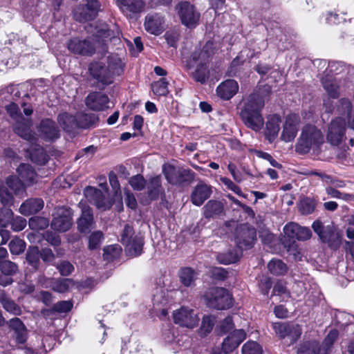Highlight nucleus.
Segmentation results:
<instances>
[{
    "label": "nucleus",
    "mask_w": 354,
    "mask_h": 354,
    "mask_svg": "<svg viewBox=\"0 0 354 354\" xmlns=\"http://www.w3.org/2000/svg\"><path fill=\"white\" fill-rule=\"evenodd\" d=\"M0 302L6 311L15 315H21L20 307L13 300L8 298L3 292H0Z\"/></svg>",
    "instance_id": "obj_38"
},
{
    "label": "nucleus",
    "mask_w": 354,
    "mask_h": 354,
    "mask_svg": "<svg viewBox=\"0 0 354 354\" xmlns=\"http://www.w3.org/2000/svg\"><path fill=\"white\" fill-rule=\"evenodd\" d=\"M339 333L337 330L333 329L331 330L327 336L325 337L323 342V346L326 347V349L329 348L335 342L338 337Z\"/></svg>",
    "instance_id": "obj_63"
},
{
    "label": "nucleus",
    "mask_w": 354,
    "mask_h": 354,
    "mask_svg": "<svg viewBox=\"0 0 354 354\" xmlns=\"http://www.w3.org/2000/svg\"><path fill=\"white\" fill-rule=\"evenodd\" d=\"M154 306H165L168 304V299L162 290H158L153 297Z\"/></svg>",
    "instance_id": "obj_56"
},
{
    "label": "nucleus",
    "mask_w": 354,
    "mask_h": 354,
    "mask_svg": "<svg viewBox=\"0 0 354 354\" xmlns=\"http://www.w3.org/2000/svg\"><path fill=\"white\" fill-rule=\"evenodd\" d=\"M299 124V118L298 115L295 114L288 115L283 126L281 140L286 142L292 141L297 136Z\"/></svg>",
    "instance_id": "obj_19"
},
{
    "label": "nucleus",
    "mask_w": 354,
    "mask_h": 354,
    "mask_svg": "<svg viewBox=\"0 0 354 354\" xmlns=\"http://www.w3.org/2000/svg\"><path fill=\"white\" fill-rule=\"evenodd\" d=\"M44 201L39 198H32L25 201L19 207L21 214L28 216L36 214L44 207Z\"/></svg>",
    "instance_id": "obj_28"
},
{
    "label": "nucleus",
    "mask_w": 354,
    "mask_h": 354,
    "mask_svg": "<svg viewBox=\"0 0 354 354\" xmlns=\"http://www.w3.org/2000/svg\"><path fill=\"white\" fill-rule=\"evenodd\" d=\"M178 275L182 284L186 287H190L195 285L198 274L192 268L185 267L180 269Z\"/></svg>",
    "instance_id": "obj_34"
},
{
    "label": "nucleus",
    "mask_w": 354,
    "mask_h": 354,
    "mask_svg": "<svg viewBox=\"0 0 354 354\" xmlns=\"http://www.w3.org/2000/svg\"><path fill=\"white\" fill-rule=\"evenodd\" d=\"M326 192L332 198H339L344 201H349L353 198L351 194L342 193L333 187H327L326 188Z\"/></svg>",
    "instance_id": "obj_55"
},
{
    "label": "nucleus",
    "mask_w": 354,
    "mask_h": 354,
    "mask_svg": "<svg viewBox=\"0 0 354 354\" xmlns=\"http://www.w3.org/2000/svg\"><path fill=\"white\" fill-rule=\"evenodd\" d=\"M85 104L91 110L101 111L109 108V99L104 93L92 92L86 97Z\"/></svg>",
    "instance_id": "obj_20"
},
{
    "label": "nucleus",
    "mask_w": 354,
    "mask_h": 354,
    "mask_svg": "<svg viewBox=\"0 0 354 354\" xmlns=\"http://www.w3.org/2000/svg\"><path fill=\"white\" fill-rule=\"evenodd\" d=\"M11 228L15 232L24 230L26 226V220L21 216L12 217L10 221Z\"/></svg>",
    "instance_id": "obj_58"
},
{
    "label": "nucleus",
    "mask_w": 354,
    "mask_h": 354,
    "mask_svg": "<svg viewBox=\"0 0 354 354\" xmlns=\"http://www.w3.org/2000/svg\"><path fill=\"white\" fill-rule=\"evenodd\" d=\"M205 218H216L225 214L224 204L219 201L210 200L203 207Z\"/></svg>",
    "instance_id": "obj_25"
},
{
    "label": "nucleus",
    "mask_w": 354,
    "mask_h": 354,
    "mask_svg": "<svg viewBox=\"0 0 354 354\" xmlns=\"http://www.w3.org/2000/svg\"><path fill=\"white\" fill-rule=\"evenodd\" d=\"M246 334L242 329L234 330L223 342L222 349L225 353L233 351L245 338Z\"/></svg>",
    "instance_id": "obj_23"
},
{
    "label": "nucleus",
    "mask_w": 354,
    "mask_h": 354,
    "mask_svg": "<svg viewBox=\"0 0 354 354\" xmlns=\"http://www.w3.org/2000/svg\"><path fill=\"white\" fill-rule=\"evenodd\" d=\"M261 346L256 342H246L242 347V354H262Z\"/></svg>",
    "instance_id": "obj_52"
},
{
    "label": "nucleus",
    "mask_w": 354,
    "mask_h": 354,
    "mask_svg": "<svg viewBox=\"0 0 354 354\" xmlns=\"http://www.w3.org/2000/svg\"><path fill=\"white\" fill-rule=\"evenodd\" d=\"M281 122L280 118L277 115H271L268 118L266 124V136L270 142H272L278 136Z\"/></svg>",
    "instance_id": "obj_30"
},
{
    "label": "nucleus",
    "mask_w": 354,
    "mask_h": 354,
    "mask_svg": "<svg viewBox=\"0 0 354 354\" xmlns=\"http://www.w3.org/2000/svg\"><path fill=\"white\" fill-rule=\"evenodd\" d=\"M39 132L42 138L46 140H54L59 136L55 122L50 119H45L41 122Z\"/></svg>",
    "instance_id": "obj_26"
},
{
    "label": "nucleus",
    "mask_w": 354,
    "mask_h": 354,
    "mask_svg": "<svg viewBox=\"0 0 354 354\" xmlns=\"http://www.w3.org/2000/svg\"><path fill=\"white\" fill-rule=\"evenodd\" d=\"M314 232L321 241L326 243L331 248H337L341 242L340 236L333 225L324 226L319 220H316L312 225Z\"/></svg>",
    "instance_id": "obj_8"
},
{
    "label": "nucleus",
    "mask_w": 354,
    "mask_h": 354,
    "mask_svg": "<svg viewBox=\"0 0 354 354\" xmlns=\"http://www.w3.org/2000/svg\"><path fill=\"white\" fill-rule=\"evenodd\" d=\"M168 82L165 78H161L160 80L152 84V90L154 94L157 95H166L168 92Z\"/></svg>",
    "instance_id": "obj_47"
},
{
    "label": "nucleus",
    "mask_w": 354,
    "mask_h": 354,
    "mask_svg": "<svg viewBox=\"0 0 354 354\" xmlns=\"http://www.w3.org/2000/svg\"><path fill=\"white\" fill-rule=\"evenodd\" d=\"M73 304L70 301H62L55 304L53 310L58 313H67L71 310Z\"/></svg>",
    "instance_id": "obj_60"
},
{
    "label": "nucleus",
    "mask_w": 354,
    "mask_h": 354,
    "mask_svg": "<svg viewBox=\"0 0 354 354\" xmlns=\"http://www.w3.org/2000/svg\"><path fill=\"white\" fill-rule=\"evenodd\" d=\"M28 263L35 270L39 268L40 264V254L38 247H29L26 253Z\"/></svg>",
    "instance_id": "obj_39"
},
{
    "label": "nucleus",
    "mask_w": 354,
    "mask_h": 354,
    "mask_svg": "<svg viewBox=\"0 0 354 354\" xmlns=\"http://www.w3.org/2000/svg\"><path fill=\"white\" fill-rule=\"evenodd\" d=\"M81 215L77 219V230L80 233L88 234L94 227L95 222L92 209L84 203H80Z\"/></svg>",
    "instance_id": "obj_18"
},
{
    "label": "nucleus",
    "mask_w": 354,
    "mask_h": 354,
    "mask_svg": "<svg viewBox=\"0 0 354 354\" xmlns=\"http://www.w3.org/2000/svg\"><path fill=\"white\" fill-rule=\"evenodd\" d=\"M119 10L127 18H134L145 12L146 3L144 0H115Z\"/></svg>",
    "instance_id": "obj_14"
},
{
    "label": "nucleus",
    "mask_w": 354,
    "mask_h": 354,
    "mask_svg": "<svg viewBox=\"0 0 354 354\" xmlns=\"http://www.w3.org/2000/svg\"><path fill=\"white\" fill-rule=\"evenodd\" d=\"M211 194V187L201 182L194 187L190 196L191 201L194 205L201 206L205 201L210 197Z\"/></svg>",
    "instance_id": "obj_24"
},
{
    "label": "nucleus",
    "mask_w": 354,
    "mask_h": 354,
    "mask_svg": "<svg viewBox=\"0 0 354 354\" xmlns=\"http://www.w3.org/2000/svg\"><path fill=\"white\" fill-rule=\"evenodd\" d=\"M21 121H17L15 127V133L22 138L32 141L35 138L33 133L30 129L31 121L28 119H21Z\"/></svg>",
    "instance_id": "obj_31"
},
{
    "label": "nucleus",
    "mask_w": 354,
    "mask_h": 354,
    "mask_svg": "<svg viewBox=\"0 0 354 354\" xmlns=\"http://www.w3.org/2000/svg\"><path fill=\"white\" fill-rule=\"evenodd\" d=\"M346 128L345 120L341 117L336 118L328 127L326 136L328 141L333 145H338L345 137Z\"/></svg>",
    "instance_id": "obj_16"
},
{
    "label": "nucleus",
    "mask_w": 354,
    "mask_h": 354,
    "mask_svg": "<svg viewBox=\"0 0 354 354\" xmlns=\"http://www.w3.org/2000/svg\"><path fill=\"white\" fill-rule=\"evenodd\" d=\"M76 118L78 128L87 129L98 122V117L94 113H78Z\"/></svg>",
    "instance_id": "obj_35"
},
{
    "label": "nucleus",
    "mask_w": 354,
    "mask_h": 354,
    "mask_svg": "<svg viewBox=\"0 0 354 354\" xmlns=\"http://www.w3.org/2000/svg\"><path fill=\"white\" fill-rule=\"evenodd\" d=\"M91 75L103 85H109L113 82L116 76L120 75L124 71V64L117 56L108 57L106 65L102 62H93L88 66Z\"/></svg>",
    "instance_id": "obj_4"
},
{
    "label": "nucleus",
    "mask_w": 354,
    "mask_h": 354,
    "mask_svg": "<svg viewBox=\"0 0 354 354\" xmlns=\"http://www.w3.org/2000/svg\"><path fill=\"white\" fill-rule=\"evenodd\" d=\"M84 194L90 203L95 205L100 209L106 210L110 209L112 206V202L100 189L89 187L85 189Z\"/></svg>",
    "instance_id": "obj_17"
},
{
    "label": "nucleus",
    "mask_w": 354,
    "mask_h": 354,
    "mask_svg": "<svg viewBox=\"0 0 354 354\" xmlns=\"http://www.w3.org/2000/svg\"><path fill=\"white\" fill-rule=\"evenodd\" d=\"M322 84L328 94L333 98L339 95V86L336 82L332 79L326 78L322 80Z\"/></svg>",
    "instance_id": "obj_44"
},
{
    "label": "nucleus",
    "mask_w": 354,
    "mask_h": 354,
    "mask_svg": "<svg viewBox=\"0 0 354 354\" xmlns=\"http://www.w3.org/2000/svg\"><path fill=\"white\" fill-rule=\"evenodd\" d=\"M9 326L16 333V341L23 344L26 341V328L24 324L19 318H13L9 321Z\"/></svg>",
    "instance_id": "obj_32"
},
{
    "label": "nucleus",
    "mask_w": 354,
    "mask_h": 354,
    "mask_svg": "<svg viewBox=\"0 0 354 354\" xmlns=\"http://www.w3.org/2000/svg\"><path fill=\"white\" fill-rule=\"evenodd\" d=\"M324 142V136L315 125H305L297 140L295 149L300 154H306L311 149L317 148Z\"/></svg>",
    "instance_id": "obj_5"
},
{
    "label": "nucleus",
    "mask_w": 354,
    "mask_h": 354,
    "mask_svg": "<svg viewBox=\"0 0 354 354\" xmlns=\"http://www.w3.org/2000/svg\"><path fill=\"white\" fill-rule=\"evenodd\" d=\"M238 83L234 80H227L222 82L216 89L217 95L223 100H230L238 91Z\"/></svg>",
    "instance_id": "obj_27"
},
{
    "label": "nucleus",
    "mask_w": 354,
    "mask_h": 354,
    "mask_svg": "<svg viewBox=\"0 0 354 354\" xmlns=\"http://www.w3.org/2000/svg\"><path fill=\"white\" fill-rule=\"evenodd\" d=\"M28 225L33 230H41L46 229L48 226L49 221L44 217L33 216L29 219Z\"/></svg>",
    "instance_id": "obj_45"
},
{
    "label": "nucleus",
    "mask_w": 354,
    "mask_h": 354,
    "mask_svg": "<svg viewBox=\"0 0 354 354\" xmlns=\"http://www.w3.org/2000/svg\"><path fill=\"white\" fill-rule=\"evenodd\" d=\"M58 122L60 126L66 131H72L77 127V118L66 112L60 113L58 115Z\"/></svg>",
    "instance_id": "obj_36"
},
{
    "label": "nucleus",
    "mask_w": 354,
    "mask_h": 354,
    "mask_svg": "<svg viewBox=\"0 0 354 354\" xmlns=\"http://www.w3.org/2000/svg\"><path fill=\"white\" fill-rule=\"evenodd\" d=\"M209 71L205 63L199 64L193 73V77L197 82L204 83L208 77Z\"/></svg>",
    "instance_id": "obj_50"
},
{
    "label": "nucleus",
    "mask_w": 354,
    "mask_h": 354,
    "mask_svg": "<svg viewBox=\"0 0 354 354\" xmlns=\"http://www.w3.org/2000/svg\"><path fill=\"white\" fill-rule=\"evenodd\" d=\"M285 235L290 239L298 241H306L312 236V232L308 227H301L296 223H289L283 227Z\"/></svg>",
    "instance_id": "obj_21"
},
{
    "label": "nucleus",
    "mask_w": 354,
    "mask_h": 354,
    "mask_svg": "<svg viewBox=\"0 0 354 354\" xmlns=\"http://www.w3.org/2000/svg\"><path fill=\"white\" fill-rule=\"evenodd\" d=\"M273 328L280 339L288 338L289 344H294L301 336V329L297 324L277 322Z\"/></svg>",
    "instance_id": "obj_15"
},
{
    "label": "nucleus",
    "mask_w": 354,
    "mask_h": 354,
    "mask_svg": "<svg viewBox=\"0 0 354 354\" xmlns=\"http://www.w3.org/2000/svg\"><path fill=\"white\" fill-rule=\"evenodd\" d=\"M221 180L228 189L234 192L235 194L241 197L246 198V195L242 192L241 188L234 184L230 179L227 178H222Z\"/></svg>",
    "instance_id": "obj_59"
},
{
    "label": "nucleus",
    "mask_w": 354,
    "mask_h": 354,
    "mask_svg": "<svg viewBox=\"0 0 354 354\" xmlns=\"http://www.w3.org/2000/svg\"><path fill=\"white\" fill-rule=\"evenodd\" d=\"M0 200L4 205H9L12 203V195L4 187L0 186Z\"/></svg>",
    "instance_id": "obj_64"
},
{
    "label": "nucleus",
    "mask_w": 354,
    "mask_h": 354,
    "mask_svg": "<svg viewBox=\"0 0 354 354\" xmlns=\"http://www.w3.org/2000/svg\"><path fill=\"white\" fill-rule=\"evenodd\" d=\"M129 183L133 189L138 191L142 190L146 186V180L140 174L132 176Z\"/></svg>",
    "instance_id": "obj_54"
},
{
    "label": "nucleus",
    "mask_w": 354,
    "mask_h": 354,
    "mask_svg": "<svg viewBox=\"0 0 354 354\" xmlns=\"http://www.w3.org/2000/svg\"><path fill=\"white\" fill-rule=\"evenodd\" d=\"M57 268L63 276H68L74 270L73 266L68 261H62L57 264Z\"/></svg>",
    "instance_id": "obj_62"
},
{
    "label": "nucleus",
    "mask_w": 354,
    "mask_h": 354,
    "mask_svg": "<svg viewBox=\"0 0 354 354\" xmlns=\"http://www.w3.org/2000/svg\"><path fill=\"white\" fill-rule=\"evenodd\" d=\"M163 173L167 181L172 185L190 184L194 180L195 174L189 169L176 168L173 165L165 166Z\"/></svg>",
    "instance_id": "obj_9"
},
{
    "label": "nucleus",
    "mask_w": 354,
    "mask_h": 354,
    "mask_svg": "<svg viewBox=\"0 0 354 354\" xmlns=\"http://www.w3.org/2000/svg\"><path fill=\"white\" fill-rule=\"evenodd\" d=\"M215 317L211 315L204 316L201 326V333L203 335L209 333L215 324Z\"/></svg>",
    "instance_id": "obj_51"
},
{
    "label": "nucleus",
    "mask_w": 354,
    "mask_h": 354,
    "mask_svg": "<svg viewBox=\"0 0 354 354\" xmlns=\"http://www.w3.org/2000/svg\"><path fill=\"white\" fill-rule=\"evenodd\" d=\"M178 14L183 25L188 28H194L200 19V13L194 6L187 1H183L177 6Z\"/></svg>",
    "instance_id": "obj_11"
},
{
    "label": "nucleus",
    "mask_w": 354,
    "mask_h": 354,
    "mask_svg": "<svg viewBox=\"0 0 354 354\" xmlns=\"http://www.w3.org/2000/svg\"><path fill=\"white\" fill-rule=\"evenodd\" d=\"M120 243L124 246L126 252L131 257L140 255L144 245L143 238L136 234L130 224H126L120 234Z\"/></svg>",
    "instance_id": "obj_6"
},
{
    "label": "nucleus",
    "mask_w": 354,
    "mask_h": 354,
    "mask_svg": "<svg viewBox=\"0 0 354 354\" xmlns=\"http://www.w3.org/2000/svg\"><path fill=\"white\" fill-rule=\"evenodd\" d=\"M207 305L209 308L223 310L232 306V299L229 292L223 288L214 287L209 289L205 295Z\"/></svg>",
    "instance_id": "obj_7"
},
{
    "label": "nucleus",
    "mask_w": 354,
    "mask_h": 354,
    "mask_svg": "<svg viewBox=\"0 0 354 354\" xmlns=\"http://www.w3.org/2000/svg\"><path fill=\"white\" fill-rule=\"evenodd\" d=\"M270 272L275 275H281L286 273L288 268L286 265L279 259H272L268 265Z\"/></svg>",
    "instance_id": "obj_42"
},
{
    "label": "nucleus",
    "mask_w": 354,
    "mask_h": 354,
    "mask_svg": "<svg viewBox=\"0 0 354 354\" xmlns=\"http://www.w3.org/2000/svg\"><path fill=\"white\" fill-rule=\"evenodd\" d=\"M6 109L8 114L12 118L17 120V121H19V120L23 119V117L21 116L20 112V109L18 107L17 104H16L15 103H10V104L6 106Z\"/></svg>",
    "instance_id": "obj_61"
},
{
    "label": "nucleus",
    "mask_w": 354,
    "mask_h": 354,
    "mask_svg": "<svg viewBox=\"0 0 354 354\" xmlns=\"http://www.w3.org/2000/svg\"><path fill=\"white\" fill-rule=\"evenodd\" d=\"M264 91H254L242 101L240 117L247 127L255 131H259L264 123L261 114V110L265 105Z\"/></svg>",
    "instance_id": "obj_2"
},
{
    "label": "nucleus",
    "mask_w": 354,
    "mask_h": 354,
    "mask_svg": "<svg viewBox=\"0 0 354 354\" xmlns=\"http://www.w3.org/2000/svg\"><path fill=\"white\" fill-rule=\"evenodd\" d=\"M10 251L12 254H20L26 249V243L22 239L16 237L9 243Z\"/></svg>",
    "instance_id": "obj_49"
},
{
    "label": "nucleus",
    "mask_w": 354,
    "mask_h": 354,
    "mask_svg": "<svg viewBox=\"0 0 354 354\" xmlns=\"http://www.w3.org/2000/svg\"><path fill=\"white\" fill-rule=\"evenodd\" d=\"M256 238V230L246 224L241 225L236 230L235 242L238 249L218 255V260L223 264L237 261L242 254L243 250L251 248Z\"/></svg>",
    "instance_id": "obj_3"
},
{
    "label": "nucleus",
    "mask_w": 354,
    "mask_h": 354,
    "mask_svg": "<svg viewBox=\"0 0 354 354\" xmlns=\"http://www.w3.org/2000/svg\"><path fill=\"white\" fill-rule=\"evenodd\" d=\"M86 1L85 5H80L73 10L75 19L80 22L93 19L100 10V3L97 0H86Z\"/></svg>",
    "instance_id": "obj_12"
},
{
    "label": "nucleus",
    "mask_w": 354,
    "mask_h": 354,
    "mask_svg": "<svg viewBox=\"0 0 354 354\" xmlns=\"http://www.w3.org/2000/svg\"><path fill=\"white\" fill-rule=\"evenodd\" d=\"M174 322L183 327L193 328L199 322V318L194 310L183 306L173 313Z\"/></svg>",
    "instance_id": "obj_13"
},
{
    "label": "nucleus",
    "mask_w": 354,
    "mask_h": 354,
    "mask_svg": "<svg viewBox=\"0 0 354 354\" xmlns=\"http://www.w3.org/2000/svg\"><path fill=\"white\" fill-rule=\"evenodd\" d=\"M30 157L32 162L39 165H45L48 160V155L44 149L39 145H35L30 149Z\"/></svg>",
    "instance_id": "obj_37"
},
{
    "label": "nucleus",
    "mask_w": 354,
    "mask_h": 354,
    "mask_svg": "<svg viewBox=\"0 0 354 354\" xmlns=\"http://www.w3.org/2000/svg\"><path fill=\"white\" fill-rule=\"evenodd\" d=\"M86 30L93 36L95 44L90 39H81L75 37L68 42V50L77 55L84 56L93 55L96 50L101 54L108 51L107 42L114 39L113 32L108 25L102 22H95L85 27Z\"/></svg>",
    "instance_id": "obj_1"
},
{
    "label": "nucleus",
    "mask_w": 354,
    "mask_h": 354,
    "mask_svg": "<svg viewBox=\"0 0 354 354\" xmlns=\"http://www.w3.org/2000/svg\"><path fill=\"white\" fill-rule=\"evenodd\" d=\"M147 192L150 199L156 200L159 196L164 194L161 185V178L159 176L151 178L147 185Z\"/></svg>",
    "instance_id": "obj_33"
},
{
    "label": "nucleus",
    "mask_w": 354,
    "mask_h": 354,
    "mask_svg": "<svg viewBox=\"0 0 354 354\" xmlns=\"http://www.w3.org/2000/svg\"><path fill=\"white\" fill-rule=\"evenodd\" d=\"M316 205L317 201L314 198L306 197L300 201L299 209L302 214L308 215L315 211Z\"/></svg>",
    "instance_id": "obj_41"
},
{
    "label": "nucleus",
    "mask_w": 354,
    "mask_h": 354,
    "mask_svg": "<svg viewBox=\"0 0 354 354\" xmlns=\"http://www.w3.org/2000/svg\"><path fill=\"white\" fill-rule=\"evenodd\" d=\"M0 270L6 275H12L17 272L18 266L10 261L5 260L0 261Z\"/></svg>",
    "instance_id": "obj_53"
},
{
    "label": "nucleus",
    "mask_w": 354,
    "mask_h": 354,
    "mask_svg": "<svg viewBox=\"0 0 354 354\" xmlns=\"http://www.w3.org/2000/svg\"><path fill=\"white\" fill-rule=\"evenodd\" d=\"M104 258L107 261H111L120 256L122 248L118 245H111L104 248Z\"/></svg>",
    "instance_id": "obj_48"
},
{
    "label": "nucleus",
    "mask_w": 354,
    "mask_h": 354,
    "mask_svg": "<svg viewBox=\"0 0 354 354\" xmlns=\"http://www.w3.org/2000/svg\"><path fill=\"white\" fill-rule=\"evenodd\" d=\"M19 176L21 180L28 185H32L37 181V175L29 164H21L17 169Z\"/></svg>",
    "instance_id": "obj_29"
},
{
    "label": "nucleus",
    "mask_w": 354,
    "mask_h": 354,
    "mask_svg": "<svg viewBox=\"0 0 354 354\" xmlns=\"http://www.w3.org/2000/svg\"><path fill=\"white\" fill-rule=\"evenodd\" d=\"M51 227L58 232L68 231L72 226V212L70 208L59 207L55 208L53 214Z\"/></svg>",
    "instance_id": "obj_10"
},
{
    "label": "nucleus",
    "mask_w": 354,
    "mask_h": 354,
    "mask_svg": "<svg viewBox=\"0 0 354 354\" xmlns=\"http://www.w3.org/2000/svg\"><path fill=\"white\" fill-rule=\"evenodd\" d=\"M104 239L103 233L100 231H94L88 237V248L91 250H96L100 248Z\"/></svg>",
    "instance_id": "obj_43"
},
{
    "label": "nucleus",
    "mask_w": 354,
    "mask_h": 354,
    "mask_svg": "<svg viewBox=\"0 0 354 354\" xmlns=\"http://www.w3.org/2000/svg\"><path fill=\"white\" fill-rule=\"evenodd\" d=\"M24 182L14 176H10L6 180L8 187L13 191L15 194H19L25 190Z\"/></svg>",
    "instance_id": "obj_46"
},
{
    "label": "nucleus",
    "mask_w": 354,
    "mask_h": 354,
    "mask_svg": "<svg viewBox=\"0 0 354 354\" xmlns=\"http://www.w3.org/2000/svg\"><path fill=\"white\" fill-rule=\"evenodd\" d=\"M319 344L317 341L306 342L301 344L297 354H319Z\"/></svg>",
    "instance_id": "obj_40"
},
{
    "label": "nucleus",
    "mask_w": 354,
    "mask_h": 354,
    "mask_svg": "<svg viewBox=\"0 0 354 354\" xmlns=\"http://www.w3.org/2000/svg\"><path fill=\"white\" fill-rule=\"evenodd\" d=\"M164 17L161 15L148 14L145 17L144 26L148 32L158 35L164 30Z\"/></svg>",
    "instance_id": "obj_22"
},
{
    "label": "nucleus",
    "mask_w": 354,
    "mask_h": 354,
    "mask_svg": "<svg viewBox=\"0 0 354 354\" xmlns=\"http://www.w3.org/2000/svg\"><path fill=\"white\" fill-rule=\"evenodd\" d=\"M71 280L69 279H64L56 280L53 284V290L57 292H65L68 289Z\"/></svg>",
    "instance_id": "obj_57"
}]
</instances>
